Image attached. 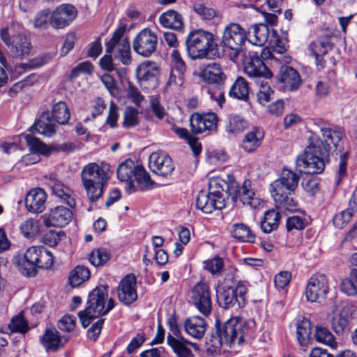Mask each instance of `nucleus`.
<instances>
[{"instance_id": "c756f323", "label": "nucleus", "mask_w": 357, "mask_h": 357, "mask_svg": "<svg viewBox=\"0 0 357 357\" xmlns=\"http://www.w3.org/2000/svg\"><path fill=\"white\" fill-rule=\"evenodd\" d=\"M68 336H61L56 328H47L41 338V342L47 351H57L68 342Z\"/></svg>"}, {"instance_id": "9d476101", "label": "nucleus", "mask_w": 357, "mask_h": 357, "mask_svg": "<svg viewBox=\"0 0 357 357\" xmlns=\"http://www.w3.org/2000/svg\"><path fill=\"white\" fill-rule=\"evenodd\" d=\"M246 40V32L238 24L231 23L225 28L222 43L225 48L231 51L232 60L237 59L243 52Z\"/></svg>"}, {"instance_id": "6e6552de", "label": "nucleus", "mask_w": 357, "mask_h": 357, "mask_svg": "<svg viewBox=\"0 0 357 357\" xmlns=\"http://www.w3.org/2000/svg\"><path fill=\"white\" fill-rule=\"evenodd\" d=\"M0 36L13 56L23 57L29 55L31 43L22 23L12 22L8 26L1 29Z\"/></svg>"}, {"instance_id": "5701e85b", "label": "nucleus", "mask_w": 357, "mask_h": 357, "mask_svg": "<svg viewBox=\"0 0 357 357\" xmlns=\"http://www.w3.org/2000/svg\"><path fill=\"white\" fill-rule=\"evenodd\" d=\"M170 58L171 71L167 85L181 86L183 83L187 66L178 50H173Z\"/></svg>"}, {"instance_id": "4c0bfd02", "label": "nucleus", "mask_w": 357, "mask_h": 357, "mask_svg": "<svg viewBox=\"0 0 357 357\" xmlns=\"http://www.w3.org/2000/svg\"><path fill=\"white\" fill-rule=\"evenodd\" d=\"M34 126L39 134L47 137L52 136L56 132V125L49 112L43 113Z\"/></svg>"}, {"instance_id": "dca6fc26", "label": "nucleus", "mask_w": 357, "mask_h": 357, "mask_svg": "<svg viewBox=\"0 0 357 357\" xmlns=\"http://www.w3.org/2000/svg\"><path fill=\"white\" fill-rule=\"evenodd\" d=\"M158 45L157 34L149 29H142L132 42L133 50L144 57L151 56Z\"/></svg>"}, {"instance_id": "c85d7f7f", "label": "nucleus", "mask_w": 357, "mask_h": 357, "mask_svg": "<svg viewBox=\"0 0 357 357\" xmlns=\"http://www.w3.org/2000/svg\"><path fill=\"white\" fill-rule=\"evenodd\" d=\"M167 343L171 347L176 357H195L191 347L197 349V344L191 342L185 338L167 336Z\"/></svg>"}, {"instance_id": "864d4df0", "label": "nucleus", "mask_w": 357, "mask_h": 357, "mask_svg": "<svg viewBox=\"0 0 357 357\" xmlns=\"http://www.w3.org/2000/svg\"><path fill=\"white\" fill-rule=\"evenodd\" d=\"M297 338L301 344H303L310 337L311 333L310 321L304 319L297 324L296 327Z\"/></svg>"}, {"instance_id": "052dcab7", "label": "nucleus", "mask_w": 357, "mask_h": 357, "mask_svg": "<svg viewBox=\"0 0 357 357\" xmlns=\"http://www.w3.org/2000/svg\"><path fill=\"white\" fill-rule=\"evenodd\" d=\"M352 216V211L346 209L342 211L333 217V225L335 227L342 229L350 221Z\"/></svg>"}, {"instance_id": "b1692460", "label": "nucleus", "mask_w": 357, "mask_h": 357, "mask_svg": "<svg viewBox=\"0 0 357 357\" xmlns=\"http://www.w3.org/2000/svg\"><path fill=\"white\" fill-rule=\"evenodd\" d=\"M43 222L45 226L63 227L67 225L73 218L72 211L64 206H56L48 213L43 215Z\"/></svg>"}, {"instance_id": "f8f14e48", "label": "nucleus", "mask_w": 357, "mask_h": 357, "mask_svg": "<svg viewBox=\"0 0 357 357\" xmlns=\"http://www.w3.org/2000/svg\"><path fill=\"white\" fill-rule=\"evenodd\" d=\"M214 185H215V181H213L210 192L202 190L197 195V207L204 213H211L214 210H221L225 206L222 186H219L217 190H213L211 186L213 187Z\"/></svg>"}, {"instance_id": "69168bd1", "label": "nucleus", "mask_w": 357, "mask_h": 357, "mask_svg": "<svg viewBox=\"0 0 357 357\" xmlns=\"http://www.w3.org/2000/svg\"><path fill=\"white\" fill-rule=\"evenodd\" d=\"M305 225V220L297 215L289 217L287 220V229L288 231L293 229L301 230L304 229Z\"/></svg>"}, {"instance_id": "aec40b11", "label": "nucleus", "mask_w": 357, "mask_h": 357, "mask_svg": "<svg viewBox=\"0 0 357 357\" xmlns=\"http://www.w3.org/2000/svg\"><path fill=\"white\" fill-rule=\"evenodd\" d=\"M243 63L244 71L250 77H272V73L256 53L250 52L248 55H244Z\"/></svg>"}, {"instance_id": "e2e57ef3", "label": "nucleus", "mask_w": 357, "mask_h": 357, "mask_svg": "<svg viewBox=\"0 0 357 357\" xmlns=\"http://www.w3.org/2000/svg\"><path fill=\"white\" fill-rule=\"evenodd\" d=\"M150 107L153 114L160 120L163 119L167 115L165 108L160 105L158 98L151 97Z\"/></svg>"}, {"instance_id": "09e8293b", "label": "nucleus", "mask_w": 357, "mask_h": 357, "mask_svg": "<svg viewBox=\"0 0 357 357\" xmlns=\"http://www.w3.org/2000/svg\"><path fill=\"white\" fill-rule=\"evenodd\" d=\"M22 234L26 238H33L40 232V223L34 218H28L20 226Z\"/></svg>"}, {"instance_id": "8fccbe9b", "label": "nucleus", "mask_w": 357, "mask_h": 357, "mask_svg": "<svg viewBox=\"0 0 357 357\" xmlns=\"http://www.w3.org/2000/svg\"><path fill=\"white\" fill-rule=\"evenodd\" d=\"M332 49V44L328 37L312 42L309 45L311 54L314 56H323Z\"/></svg>"}, {"instance_id": "bf43d9fd", "label": "nucleus", "mask_w": 357, "mask_h": 357, "mask_svg": "<svg viewBox=\"0 0 357 357\" xmlns=\"http://www.w3.org/2000/svg\"><path fill=\"white\" fill-rule=\"evenodd\" d=\"M315 340L326 344H332L334 342V337L330 331L323 326L316 328L314 334Z\"/></svg>"}, {"instance_id": "5fc2aeb1", "label": "nucleus", "mask_w": 357, "mask_h": 357, "mask_svg": "<svg viewBox=\"0 0 357 357\" xmlns=\"http://www.w3.org/2000/svg\"><path fill=\"white\" fill-rule=\"evenodd\" d=\"M195 12L202 19L210 20L217 15V12L212 8L206 6L202 1H197L193 5Z\"/></svg>"}, {"instance_id": "a18cd8bd", "label": "nucleus", "mask_w": 357, "mask_h": 357, "mask_svg": "<svg viewBox=\"0 0 357 357\" xmlns=\"http://www.w3.org/2000/svg\"><path fill=\"white\" fill-rule=\"evenodd\" d=\"M231 234L234 238L241 241L253 242L255 238V236L250 228L243 223L234 224L232 226Z\"/></svg>"}, {"instance_id": "ea45409f", "label": "nucleus", "mask_w": 357, "mask_h": 357, "mask_svg": "<svg viewBox=\"0 0 357 357\" xmlns=\"http://www.w3.org/2000/svg\"><path fill=\"white\" fill-rule=\"evenodd\" d=\"M280 218V213L273 209L266 211L263 220L260 222L261 230L264 233L275 230L279 226Z\"/></svg>"}, {"instance_id": "9b49d317", "label": "nucleus", "mask_w": 357, "mask_h": 357, "mask_svg": "<svg viewBox=\"0 0 357 357\" xmlns=\"http://www.w3.org/2000/svg\"><path fill=\"white\" fill-rule=\"evenodd\" d=\"M126 27L120 26L112 34L111 39L106 43V52L114 54L124 65L131 62L130 46L128 39L123 37Z\"/></svg>"}, {"instance_id": "20e7f679", "label": "nucleus", "mask_w": 357, "mask_h": 357, "mask_svg": "<svg viewBox=\"0 0 357 357\" xmlns=\"http://www.w3.org/2000/svg\"><path fill=\"white\" fill-rule=\"evenodd\" d=\"M13 264L22 275L34 277L38 268H52L54 257L52 252L43 246H32L23 255H17L13 259Z\"/></svg>"}, {"instance_id": "13d9d810", "label": "nucleus", "mask_w": 357, "mask_h": 357, "mask_svg": "<svg viewBox=\"0 0 357 357\" xmlns=\"http://www.w3.org/2000/svg\"><path fill=\"white\" fill-rule=\"evenodd\" d=\"M273 93L274 91L271 89V86L268 85L267 82L264 83V82H261L257 93L258 102L261 105H264L272 99Z\"/></svg>"}, {"instance_id": "393cba45", "label": "nucleus", "mask_w": 357, "mask_h": 357, "mask_svg": "<svg viewBox=\"0 0 357 357\" xmlns=\"http://www.w3.org/2000/svg\"><path fill=\"white\" fill-rule=\"evenodd\" d=\"M149 167L153 173L162 176H167L174 169L172 158L161 153H153L150 155Z\"/></svg>"}, {"instance_id": "cd10ccee", "label": "nucleus", "mask_w": 357, "mask_h": 357, "mask_svg": "<svg viewBox=\"0 0 357 357\" xmlns=\"http://www.w3.org/2000/svg\"><path fill=\"white\" fill-rule=\"evenodd\" d=\"M271 32L273 35L276 34V31L270 29L265 24H256L251 26L246 33L247 40L252 44L257 46H263L268 40Z\"/></svg>"}, {"instance_id": "6ab92c4d", "label": "nucleus", "mask_w": 357, "mask_h": 357, "mask_svg": "<svg viewBox=\"0 0 357 357\" xmlns=\"http://www.w3.org/2000/svg\"><path fill=\"white\" fill-rule=\"evenodd\" d=\"M117 296L119 301L126 305H130L137 301V279L133 274H128L121 280Z\"/></svg>"}, {"instance_id": "de8ad7c7", "label": "nucleus", "mask_w": 357, "mask_h": 357, "mask_svg": "<svg viewBox=\"0 0 357 357\" xmlns=\"http://www.w3.org/2000/svg\"><path fill=\"white\" fill-rule=\"evenodd\" d=\"M341 291L350 296L357 294V269H352L349 276L342 280Z\"/></svg>"}, {"instance_id": "39448f33", "label": "nucleus", "mask_w": 357, "mask_h": 357, "mask_svg": "<svg viewBox=\"0 0 357 357\" xmlns=\"http://www.w3.org/2000/svg\"><path fill=\"white\" fill-rule=\"evenodd\" d=\"M116 176L120 181L126 183V190L129 194L149 190L154 184L144 167L131 159L118 165Z\"/></svg>"}, {"instance_id": "f3484780", "label": "nucleus", "mask_w": 357, "mask_h": 357, "mask_svg": "<svg viewBox=\"0 0 357 357\" xmlns=\"http://www.w3.org/2000/svg\"><path fill=\"white\" fill-rule=\"evenodd\" d=\"M20 139H24L29 147L30 153L24 155L20 163L24 166L36 164L40 160V154L48 155L50 150L47 145L41 142L31 134H22Z\"/></svg>"}, {"instance_id": "7c9ffc66", "label": "nucleus", "mask_w": 357, "mask_h": 357, "mask_svg": "<svg viewBox=\"0 0 357 357\" xmlns=\"http://www.w3.org/2000/svg\"><path fill=\"white\" fill-rule=\"evenodd\" d=\"M280 82L282 87L287 91L297 90L301 85L302 80L298 73L292 67L282 66L280 69Z\"/></svg>"}, {"instance_id": "680f3d73", "label": "nucleus", "mask_w": 357, "mask_h": 357, "mask_svg": "<svg viewBox=\"0 0 357 357\" xmlns=\"http://www.w3.org/2000/svg\"><path fill=\"white\" fill-rule=\"evenodd\" d=\"M76 325V318L73 316L66 314L64 315L58 322V328L66 332L73 331Z\"/></svg>"}, {"instance_id": "6e6d98bb", "label": "nucleus", "mask_w": 357, "mask_h": 357, "mask_svg": "<svg viewBox=\"0 0 357 357\" xmlns=\"http://www.w3.org/2000/svg\"><path fill=\"white\" fill-rule=\"evenodd\" d=\"M204 268L213 275H219L224 268L223 259L220 257H213L204 262Z\"/></svg>"}, {"instance_id": "a211bd4d", "label": "nucleus", "mask_w": 357, "mask_h": 357, "mask_svg": "<svg viewBox=\"0 0 357 357\" xmlns=\"http://www.w3.org/2000/svg\"><path fill=\"white\" fill-rule=\"evenodd\" d=\"M192 301L196 308L204 315L211 314L212 303L209 287L205 282H198L192 290Z\"/></svg>"}, {"instance_id": "79ce46f5", "label": "nucleus", "mask_w": 357, "mask_h": 357, "mask_svg": "<svg viewBox=\"0 0 357 357\" xmlns=\"http://www.w3.org/2000/svg\"><path fill=\"white\" fill-rule=\"evenodd\" d=\"M262 137L261 133L257 130L248 132L242 141V149L247 153L255 151L261 145Z\"/></svg>"}, {"instance_id": "ddd939ff", "label": "nucleus", "mask_w": 357, "mask_h": 357, "mask_svg": "<svg viewBox=\"0 0 357 357\" xmlns=\"http://www.w3.org/2000/svg\"><path fill=\"white\" fill-rule=\"evenodd\" d=\"M330 291L328 278L324 274L312 275L305 287V298L309 302L321 303Z\"/></svg>"}, {"instance_id": "0e129e2a", "label": "nucleus", "mask_w": 357, "mask_h": 357, "mask_svg": "<svg viewBox=\"0 0 357 357\" xmlns=\"http://www.w3.org/2000/svg\"><path fill=\"white\" fill-rule=\"evenodd\" d=\"M291 279V273L290 272L286 271H280L275 276V286L278 289H284L289 284Z\"/></svg>"}, {"instance_id": "58836bf2", "label": "nucleus", "mask_w": 357, "mask_h": 357, "mask_svg": "<svg viewBox=\"0 0 357 357\" xmlns=\"http://www.w3.org/2000/svg\"><path fill=\"white\" fill-rule=\"evenodd\" d=\"M248 128V122L241 116L231 114L228 118V123L225 130L229 135H236Z\"/></svg>"}, {"instance_id": "f704fd0d", "label": "nucleus", "mask_w": 357, "mask_h": 357, "mask_svg": "<svg viewBox=\"0 0 357 357\" xmlns=\"http://www.w3.org/2000/svg\"><path fill=\"white\" fill-rule=\"evenodd\" d=\"M160 24L165 28L181 31L183 29V20L181 15L174 10H169L159 17Z\"/></svg>"}, {"instance_id": "f257e3e1", "label": "nucleus", "mask_w": 357, "mask_h": 357, "mask_svg": "<svg viewBox=\"0 0 357 357\" xmlns=\"http://www.w3.org/2000/svg\"><path fill=\"white\" fill-rule=\"evenodd\" d=\"M320 131L326 145L324 146L323 142L314 135L310 137L309 145L296 161V167L301 172L307 174L321 173L328 160L329 151L339 146L343 136L340 129L331 128L326 124L320 128Z\"/></svg>"}, {"instance_id": "c9c22d12", "label": "nucleus", "mask_w": 357, "mask_h": 357, "mask_svg": "<svg viewBox=\"0 0 357 357\" xmlns=\"http://www.w3.org/2000/svg\"><path fill=\"white\" fill-rule=\"evenodd\" d=\"M351 310L349 305H344L340 312L335 314L331 319L332 328L338 335L342 334L347 329L351 317Z\"/></svg>"}, {"instance_id": "bb28decb", "label": "nucleus", "mask_w": 357, "mask_h": 357, "mask_svg": "<svg viewBox=\"0 0 357 357\" xmlns=\"http://www.w3.org/2000/svg\"><path fill=\"white\" fill-rule=\"evenodd\" d=\"M47 194L40 188L31 190L26 195L25 206L32 213H40L46 208Z\"/></svg>"}, {"instance_id": "603ef678", "label": "nucleus", "mask_w": 357, "mask_h": 357, "mask_svg": "<svg viewBox=\"0 0 357 357\" xmlns=\"http://www.w3.org/2000/svg\"><path fill=\"white\" fill-rule=\"evenodd\" d=\"M89 259L94 266H100L108 261L109 255L105 249H95L90 253Z\"/></svg>"}, {"instance_id": "774afa93", "label": "nucleus", "mask_w": 357, "mask_h": 357, "mask_svg": "<svg viewBox=\"0 0 357 357\" xmlns=\"http://www.w3.org/2000/svg\"><path fill=\"white\" fill-rule=\"evenodd\" d=\"M128 96L137 106H139L144 99V97L141 94L138 89L131 83L128 84Z\"/></svg>"}, {"instance_id": "4d7b16f0", "label": "nucleus", "mask_w": 357, "mask_h": 357, "mask_svg": "<svg viewBox=\"0 0 357 357\" xmlns=\"http://www.w3.org/2000/svg\"><path fill=\"white\" fill-rule=\"evenodd\" d=\"M138 123L137 109L132 107H126L124 112L123 126L124 128H129L137 125Z\"/></svg>"}, {"instance_id": "338daca9", "label": "nucleus", "mask_w": 357, "mask_h": 357, "mask_svg": "<svg viewBox=\"0 0 357 357\" xmlns=\"http://www.w3.org/2000/svg\"><path fill=\"white\" fill-rule=\"evenodd\" d=\"M63 236H64V233L63 231H55L50 230L45 234L44 236V241L47 245L51 247H54L59 243L61 238Z\"/></svg>"}, {"instance_id": "0eeeda50", "label": "nucleus", "mask_w": 357, "mask_h": 357, "mask_svg": "<svg viewBox=\"0 0 357 357\" xmlns=\"http://www.w3.org/2000/svg\"><path fill=\"white\" fill-rule=\"evenodd\" d=\"M217 36L212 32L202 29L191 31L186 39L185 47L188 56L192 59L208 57L217 47Z\"/></svg>"}, {"instance_id": "1a4fd4ad", "label": "nucleus", "mask_w": 357, "mask_h": 357, "mask_svg": "<svg viewBox=\"0 0 357 357\" xmlns=\"http://www.w3.org/2000/svg\"><path fill=\"white\" fill-rule=\"evenodd\" d=\"M248 289L242 282L225 280L217 290L219 305L225 310H238L246 305Z\"/></svg>"}, {"instance_id": "49530a36", "label": "nucleus", "mask_w": 357, "mask_h": 357, "mask_svg": "<svg viewBox=\"0 0 357 357\" xmlns=\"http://www.w3.org/2000/svg\"><path fill=\"white\" fill-rule=\"evenodd\" d=\"M8 328L13 333L20 334H25L30 330L29 322L22 312L13 317L8 324Z\"/></svg>"}, {"instance_id": "c03bdc74", "label": "nucleus", "mask_w": 357, "mask_h": 357, "mask_svg": "<svg viewBox=\"0 0 357 357\" xmlns=\"http://www.w3.org/2000/svg\"><path fill=\"white\" fill-rule=\"evenodd\" d=\"M50 116L57 123L65 125L70 119V113L66 102L60 101L53 105Z\"/></svg>"}, {"instance_id": "3c124183", "label": "nucleus", "mask_w": 357, "mask_h": 357, "mask_svg": "<svg viewBox=\"0 0 357 357\" xmlns=\"http://www.w3.org/2000/svg\"><path fill=\"white\" fill-rule=\"evenodd\" d=\"M293 194L280 193L278 195L281 196L280 199H277L275 194L271 195L277 206L281 209H284L290 212H295L297 210V203L291 197Z\"/></svg>"}, {"instance_id": "2eb2a0df", "label": "nucleus", "mask_w": 357, "mask_h": 357, "mask_svg": "<svg viewBox=\"0 0 357 357\" xmlns=\"http://www.w3.org/2000/svg\"><path fill=\"white\" fill-rule=\"evenodd\" d=\"M299 176L291 170L284 168L280 177L271 184V193L275 194L277 199H280V193L294 194L298 186Z\"/></svg>"}, {"instance_id": "a19ab883", "label": "nucleus", "mask_w": 357, "mask_h": 357, "mask_svg": "<svg viewBox=\"0 0 357 357\" xmlns=\"http://www.w3.org/2000/svg\"><path fill=\"white\" fill-rule=\"evenodd\" d=\"M91 273L89 269L84 266H77L73 269L69 275L68 281L70 286L77 287L89 280Z\"/></svg>"}, {"instance_id": "4be33fe9", "label": "nucleus", "mask_w": 357, "mask_h": 357, "mask_svg": "<svg viewBox=\"0 0 357 357\" xmlns=\"http://www.w3.org/2000/svg\"><path fill=\"white\" fill-rule=\"evenodd\" d=\"M53 28L61 29L68 26L77 17V10L71 4H61L52 10Z\"/></svg>"}, {"instance_id": "72a5a7b5", "label": "nucleus", "mask_w": 357, "mask_h": 357, "mask_svg": "<svg viewBox=\"0 0 357 357\" xmlns=\"http://www.w3.org/2000/svg\"><path fill=\"white\" fill-rule=\"evenodd\" d=\"M237 193L243 205H248L251 208H257L262 202L253 191L252 182L250 180H245L243 182Z\"/></svg>"}, {"instance_id": "f03ea898", "label": "nucleus", "mask_w": 357, "mask_h": 357, "mask_svg": "<svg viewBox=\"0 0 357 357\" xmlns=\"http://www.w3.org/2000/svg\"><path fill=\"white\" fill-rule=\"evenodd\" d=\"M215 331L211 335L209 342L211 347L218 349L223 344L232 348L236 344L241 346L251 336L252 329L243 318L231 317L223 324L217 320Z\"/></svg>"}, {"instance_id": "412c9836", "label": "nucleus", "mask_w": 357, "mask_h": 357, "mask_svg": "<svg viewBox=\"0 0 357 357\" xmlns=\"http://www.w3.org/2000/svg\"><path fill=\"white\" fill-rule=\"evenodd\" d=\"M218 118L213 112L200 114H193L190 119L191 130L195 134L216 130Z\"/></svg>"}, {"instance_id": "a878e982", "label": "nucleus", "mask_w": 357, "mask_h": 357, "mask_svg": "<svg viewBox=\"0 0 357 357\" xmlns=\"http://www.w3.org/2000/svg\"><path fill=\"white\" fill-rule=\"evenodd\" d=\"M48 185L52 189V194L61 202L70 207H74L76 205L73 191L57 179L54 175L50 176Z\"/></svg>"}, {"instance_id": "2f4dec72", "label": "nucleus", "mask_w": 357, "mask_h": 357, "mask_svg": "<svg viewBox=\"0 0 357 357\" xmlns=\"http://www.w3.org/2000/svg\"><path fill=\"white\" fill-rule=\"evenodd\" d=\"M200 77L209 84L222 85L225 83L227 76L221 66L217 63H210L201 72Z\"/></svg>"}, {"instance_id": "423d86ee", "label": "nucleus", "mask_w": 357, "mask_h": 357, "mask_svg": "<svg viewBox=\"0 0 357 357\" xmlns=\"http://www.w3.org/2000/svg\"><path fill=\"white\" fill-rule=\"evenodd\" d=\"M114 307V299L108 298V286H97L89 294L86 309L78 313L82 326L87 327L92 319L107 314Z\"/></svg>"}, {"instance_id": "37998d69", "label": "nucleus", "mask_w": 357, "mask_h": 357, "mask_svg": "<svg viewBox=\"0 0 357 357\" xmlns=\"http://www.w3.org/2000/svg\"><path fill=\"white\" fill-rule=\"evenodd\" d=\"M229 94L236 99L246 100L249 94L248 82L243 77H238L230 89Z\"/></svg>"}, {"instance_id": "7ed1b4c3", "label": "nucleus", "mask_w": 357, "mask_h": 357, "mask_svg": "<svg viewBox=\"0 0 357 357\" xmlns=\"http://www.w3.org/2000/svg\"><path fill=\"white\" fill-rule=\"evenodd\" d=\"M80 176L87 199L91 202H96L102 197L111 178L110 165L90 162L83 167Z\"/></svg>"}, {"instance_id": "473e14b6", "label": "nucleus", "mask_w": 357, "mask_h": 357, "mask_svg": "<svg viewBox=\"0 0 357 357\" xmlns=\"http://www.w3.org/2000/svg\"><path fill=\"white\" fill-rule=\"evenodd\" d=\"M185 331L195 339H201L204 337L207 324L204 319L199 316H193L187 318L183 324Z\"/></svg>"}, {"instance_id": "4468645a", "label": "nucleus", "mask_w": 357, "mask_h": 357, "mask_svg": "<svg viewBox=\"0 0 357 357\" xmlns=\"http://www.w3.org/2000/svg\"><path fill=\"white\" fill-rule=\"evenodd\" d=\"M159 73L158 66L153 61H144L137 67V78L143 91L149 92L158 87Z\"/></svg>"}, {"instance_id": "e433bc0d", "label": "nucleus", "mask_w": 357, "mask_h": 357, "mask_svg": "<svg viewBox=\"0 0 357 357\" xmlns=\"http://www.w3.org/2000/svg\"><path fill=\"white\" fill-rule=\"evenodd\" d=\"M33 26L39 31H45L50 26L53 28L52 13L50 8L38 11L31 20Z\"/></svg>"}]
</instances>
